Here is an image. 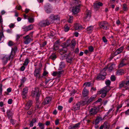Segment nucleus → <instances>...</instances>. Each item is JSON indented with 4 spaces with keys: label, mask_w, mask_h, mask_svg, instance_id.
<instances>
[{
    "label": "nucleus",
    "mask_w": 129,
    "mask_h": 129,
    "mask_svg": "<svg viewBox=\"0 0 129 129\" xmlns=\"http://www.w3.org/2000/svg\"><path fill=\"white\" fill-rule=\"evenodd\" d=\"M41 95L39 92V89L38 88H35L34 91L31 93V95L33 97L36 96L35 100L36 101L35 108L37 109L40 108L39 104H40L39 103V99Z\"/></svg>",
    "instance_id": "obj_1"
},
{
    "label": "nucleus",
    "mask_w": 129,
    "mask_h": 129,
    "mask_svg": "<svg viewBox=\"0 0 129 129\" xmlns=\"http://www.w3.org/2000/svg\"><path fill=\"white\" fill-rule=\"evenodd\" d=\"M48 19L51 24L54 23L55 21L60 20V18L58 15L53 14H50Z\"/></svg>",
    "instance_id": "obj_2"
},
{
    "label": "nucleus",
    "mask_w": 129,
    "mask_h": 129,
    "mask_svg": "<svg viewBox=\"0 0 129 129\" xmlns=\"http://www.w3.org/2000/svg\"><path fill=\"white\" fill-rule=\"evenodd\" d=\"M41 70L40 68H35V69L34 73V75L36 79H39L43 77L41 76Z\"/></svg>",
    "instance_id": "obj_3"
},
{
    "label": "nucleus",
    "mask_w": 129,
    "mask_h": 129,
    "mask_svg": "<svg viewBox=\"0 0 129 129\" xmlns=\"http://www.w3.org/2000/svg\"><path fill=\"white\" fill-rule=\"evenodd\" d=\"M100 106H94L91 108L89 111L90 115L96 114L100 109Z\"/></svg>",
    "instance_id": "obj_4"
},
{
    "label": "nucleus",
    "mask_w": 129,
    "mask_h": 129,
    "mask_svg": "<svg viewBox=\"0 0 129 129\" xmlns=\"http://www.w3.org/2000/svg\"><path fill=\"white\" fill-rule=\"evenodd\" d=\"M51 24L48 19H47L46 20H43L41 21L38 24V25L39 26L42 27L48 26Z\"/></svg>",
    "instance_id": "obj_5"
},
{
    "label": "nucleus",
    "mask_w": 129,
    "mask_h": 129,
    "mask_svg": "<svg viewBox=\"0 0 129 129\" xmlns=\"http://www.w3.org/2000/svg\"><path fill=\"white\" fill-rule=\"evenodd\" d=\"M11 59L13 58L11 57V55H9L8 57H7L6 55L4 56L2 59L3 64V65H5L7 63L8 60H10Z\"/></svg>",
    "instance_id": "obj_6"
},
{
    "label": "nucleus",
    "mask_w": 129,
    "mask_h": 129,
    "mask_svg": "<svg viewBox=\"0 0 129 129\" xmlns=\"http://www.w3.org/2000/svg\"><path fill=\"white\" fill-rule=\"evenodd\" d=\"M81 6V5L80 4L78 6L73 7L72 10V12L73 13L75 14H77L78 13L80 10Z\"/></svg>",
    "instance_id": "obj_7"
},
{
    "label": "nucleus",
    "mask_w": 129,
    "mask_h": 129,
    "mask_svg": "<svg viewBox=\"0 0 129 129\" xmlns=\"http://www.w3.org/2000/svg\"><path fill=\"white\" fill-rule=\"evenodd\" d=\"M28 89L27 87H25L24 88L21 93V95L24 99H26V96L28 92Z\"/></svg>",
    "instance_id": "obj_8"
},
{
    "label": "nucleus",
    "mask_w": 129,
    "mask_h": 129,
    "mask_svg": "<svg viewBox=\"0 0 129 129\" xmlns=\"http://www.w3.org/2000/svg\"><path fill=\"white\" fill-rule=\"evenodd\" d=\"M80 124V122L75 124H71L68 126V129H78L79 128Z\"/></svg>",
    "instance_id": "obj_9"
},
{
    "label": "nucleus",
    "mask_w": 129,
    "mask_h": 129,
    "mask_svg": "<svg viewBox=\"0 0 129 129\" xmlns=\"http://www.w3.org/2000/svg\"><path fill=\"white\" fill-rule=\"evenodd\" d=\"M17 50L16 46H15L14 48H12V50L10 55H11V57L13 58L15 54V53Z\"/></svg>",
    "instance_id": "obj_10"
},
{
    "label": "nucleus",
    "mask_w": 129,
    "mask_h": 129,
    "mask_svg": "<svg viewBox=\"0 0 129 129\" xmlns=\"http://www.w3.org/2000/svg\"><path fill=\"white\" fill-rule=\"evenodd\" d=\"M96 97V95H93L86 102H84V104H89L93 101H94Z\"/></svg>",
    "instance_id": "obj_11"
},
{
    "label": "nucleus",
    "mask_w": 129,
    "mask_h": 129,
    "mask_svg": "<svg viewBox=\"0 0 129 129\" xmlns=\"http://www.w3.org/2000/svg\"><path fill=\"white\" fill-rule=\"evenodd\" d=\"M81 103L79 102H78L73 107L72 110L75 111L80 109V105Z\"/></svg>",
    "instance_id": "obj_12"
},
{
    "label": "nucleus",
    "mask_w": 129,
    "mask_h": 129,
    "mask_svg": "<svg viewBox=\"0 0 129 129\" xmlns=\"http://www.w3.org/2000/svg\"><path fill=\"white\" fill-rule=\"evenodd\" d=\"M33 25L30 24L26 26H24L22 28V29H23V31H28L31 30L33 29Z\"/></svg>",
    "instance_id": "obj_13"
},
{
    "label": "nucleus",
    "mask_w": 129,
    "mask_h": 129,
    "mask_svg": "<svg viewBox=\"0 0 129 129\" xmlns=\"http://www.w3.org/2000/svg\"><path fill=\"white\" fill-rule=\"evenodd\" d=\"M102 120V117L98 116L96 117L95 121H93L92 124H94V123L95 125H97L99 123L100 121Z\"/></svg>",
    "instance_id": "obj_14"
},
{
    "label": "nucleus",
    "mask_w": 129,
    "mask_h": 129,
    "mask_svg": "<svg viewBox=\"0 0 129 129\" xmlns=\"http://www.w3.org/2000/svg\"><path fill=\"white\" fill-rule=\"evenodd\" d=\"M73 59V58L71 56L70 53H69L67 56L66 58V60L67 62L70 63L71 64Z\"/></svg>",
    "instance_id": "obj_15"
},
{
    "label": "nucleus",
    "mask_w": 129,
    "mask_h": 129,
    "mask_svg": "<svg viewBox=\"0 0 129 129\" xmlns=\"http://www.w3.org/2000/svg\"><path fill=\"white\" fill-rule=\"evenodd\" d=\"M7 116L9 119L12 118L13 115V113L11 111V110L8 109L7 110L6 112Z\"/></svg>",
    "instance_id": "obj_16"
},
{
    "label": "nucleus",
    "mask_w": 129,
    "mask_h": 129,
    "mask_svg": "<svg viewBox=\"0 0 129 129\" xmlns=\"http://www.w3.org/2000/svg\"><path fill=\"white\" fill-rule=\"evenodd\" d=\"M102 75L99 73L98 74L95 79L97 80H103L106 77L102 76Z\"/></svg>",
    "instance_id": "obj_17"
},
{
    "label": "nucleus",
    "mask_w": 129,
    "mask_h": 129,
    "mask_svg": "<svg viewBox=\"0 0 129 129\" xmlns=\"http://www.w3.org/2000/svg\"><path fill=\"white\" fill-rule=\"evenodd\" d=\"M91 13L89 12H86V14H85L84 16V20H88V19H89L91 17Z\"/></svg>",
    "instance_id": "obj_18"
},
{
    "label": "nucleus",
    "mask_w": 129,
    "mask_h": 129,
    "mask_svg": "<svg viewBox=\"0 0 129 129\" xmlns=\"http://www.w3.org/2000/svg\"><path fill=\"white\" fill-rule=\"evenodd\" d=\"M32 105V103L31 101H29L26 104L25 107V109L26 110H29Z\"/></svg>",
    "instance_id": "obj_19"
},
{
    "label": "nucleus",
    "mask_w": 129,
    "mask_h": 129,
    "mask_svg": "<svg viewBox=\"0 0 129 129\" xmlns=\"http://www.w3.org/2000/svg\"><path fill=\"white\" fill-rule=\"evenodd\" d=\"M89 93V91L87 89L86 87H85L82 91V95L84 97L87 96Z\"/></svg>",
    "instance_id": "obj_20"
},
{
    "label": "nucleus",
    "mask_w": 129,
    "mask_h": 129,
    "mask_svg": "<svg viewBox=\"0 0 129 129\" xmlns=\"http://www.w3.org/2000/svg\"><path fill=\"white\" fill-rule=\"evenodd\" d=\"M59 50L60 52H62L63 53H64L67 52V49L66 47H63L62 48L59 49Z\"/></svg>",
    "instance_id": "obj_21"
},
{
    "label": "nucleus",
    "mask_w": 129,
    "mask_h": 129,
    "mask_svg": "<svg viewBox=\"0 0 129 129\" xmlns=\"http://www.w3.org/2000/svg\"><path fill=\"white\" fill-rule=\"evenodd\" d=\"M93 26H90L87 28L86 30L88 32V33H91L93 31Z\"/></svg>",
    "instance_id": "obj_22"
},
{
    "label": "nucleus",
    "mask_w": 129,
    "mask_h": 129,
    "mask_svg": "<svg viewBox=\"0 0 129 129\" xmlns=\"http://www.w3.org/2000/svg\"><path fill=\"white\" fill-rule=\"evenodd\" d=\"M94 85V83H91L90 82H86L84 83L83 84V86L85 85L86 87L87 86L88 87H90V86L92 87Z\"/></svg>",
    "instance_id": "obj_23"
},
{
    "label": "nucleus",
    "mask_w": 129,
    "mask_h": 129,
    "mask_svg": "<svg viewBox=\"0 0 129 129\" xmlns=\"http://www.w3.org/2000/svg\"><path fill=\"white\" fill-rule=\"evenodd\" d=\"M108 124V122L107 121H105L103 125H102L100 127V129H103V128L105 126V127L106 128H108L107 124Z\"/></svg>",
    "instance_id": "obj_24"
},
{
    "label": "nucleus",
    "mask_w": 129,
    "mask_h": 129,
    "mask_svg": "<svg viewBox=\"0 0 129 129\" xmlns=\"http://www.w3.org/2000/svg\"><path fill=\"white\" fill-rule=\"evenodd\" d=\"M74 27L76 30H78L81 28L82 27V26L81 25H79L78 23H76L74 25Z\"/></svg>",
    "instance_id": "obj_25"
},
{
    "label": "nucleus",
    "mask_w": 129,
    "mask_h": 129,
    "mask_svg": "<svg viewBox=\"0 0 129 129\" xmlns=\"http://www.w3.org/2000/svg\"><path fill=\"white\" fill-rule=\"evenodd\" d=\"M52 98L50 97H48L46 98L45 99V102L46 104H48L49 103L50 101H51Z\"/></svg>",
    "instance_id": "obj_26"
},
{
    "label": "nucleus",
    "mask_w": 129,
    "mask_h": 129,
    "mask_svg": "<svg viewBox=\"0 0 129 129\" xmlns=\"http://www.w3.org/2000/svg\"><path fill=\"white\" fill-rule=\"evenodd\" d=\"M70 44L71 45V46H72L71 48L72 49H74L76 45V42L74 40H73L71 41V43L70 45Z\"/></svg>",
    "instance_id": "obj_27"
},
{
    "label": "nucleus",
    "mask_w": 129,
    "mask_h": 129,
    "mask_svg": "<svg viewBox=\"0 0 129 129\" xmlns=\"http://www.w3.org/2000/svg\"><path fill=\"white\" fill-rule=\"evenodd\" d=\"M108 24V23L105 21L100 22L99 24V26L101 28H103L104 25V24Z\"/></svg>",
    "instance_id": "obj_28"
},
{
    "label": "nucleus",
    "mask_w": 129,
    "mask_h": 129,
    "mask_svg": "<svg viewBox=\"0 0 129 129\" xmlns=\"http://www.w3.org/2000/svg\"><path fill=\"white\" fill-rule=\"evenodd\" d=\"M99 73L102 75V76L105 77H106V76L107 75V73L106 71L102 70L100 71V72Z\"/></svg>",
    "instance_id": "obj_29"
},
{
    "label": "nucleus",
    "mask_w": 129,
    "mask_h": 129,
    "mask_svg": "<svg viewBox=\"0 0 129 129\" xmlns=\"http://www.w3.org/2000/svg\"><path fill=\"white\" fill-rule=\"evenodd\" d=\"M117 72L119 74V75H122L124 73V71L122 69H120L117 71Z\"/></svg>",
    "instance_id": "obj_30"
},
{
    "label": "nucleus",
    "mask_w": 129,
    "mask_h": 129,
    "mask_svg": "<svg viewBox=\"0 0 129 129\" xmlns=\"http://www.w3.org/2000/svg\"><path fill=\"white\" fill-rule=\"evenodd\" d=\"M126 60V59L125 58H123L121 61L120 64L119 65L120 67H121L123 66L124 65H125V64H123L125 62V61Z\"/></svg>",
    "instance_id": "obj_31"
},
{
    "label": "nucleus",
    "mask_w": 129,
    "mask_h": 129,
    "mask_svg": "<svg viewBox=\"0 0 129 129\" xmlns=\"http://www.w3.org/2000/svg\"><path fill=\"white\" fill-rule=\"evenodd\" d=\"M56 58L57 56L54 53H53L50 56L49 58L53 60H54Z\"/></svg>",
    "instance_id": "obj_32"
},
{
    "label": "nucleus",
    "mask_w": 129,
    "mask_h": 129,
    "mask_svg": "<svg viewBox=\"0 0 129 129\" xmlns=\"http://www.w3.org/2000/svg\"><path fill=\"white\" fill-rule=\"evenodd\" d=\"M65 64H64L63 62H60V64L59 65V70H61L63 68H64L65 67Z\"/></svg>",
    "instance_id": "obj_33"
},
{
    "label": "nucleus",
    "mask_w": 129,
    "mask_h": 129,
    "mask_svg": "<svg viewBox=\"0 0 129 129\" xmlns=\"http://www.w3.org/2000/svg\"><path fill=\"white\" fill-rule=\"evenodd\" d=\"M124 46H122L120 47L119 48H118L117 50L120 54L124 50Z\"/></svg>",
    "instance_id": "obj_34"
},
{
    "label": "nucleus",
    "mask_w": 129,
    "mask_h": 129,
    "mask_svg": "<svg viewBox=\"0 0 129 129\" xmlns=\"http://www.w3.org/2000/svg\"><path fill=\"white\" fill-rule=\"evenodd\" d=\"M110 89V87L109 86V88L107 89V88H106L104 89H102L101 90L102 91V93H105L106 92H107V93L108 92Z\"/></svg>",
    "instance_id": "obj_35"
},
{
    "label": "nucleus",
    "mask_w": 129,
    "mask_h": 129,
    "mask_svg": "<svg viewBox=\"0 0 129 129\" xmlns=\"http://www.w3.org/2000/svg\"><path fill=\"white\" fill-rule=\"evenodd\" d=\"M122 8L123 10L124 11H127L128 10V8L127 7V5L125 4L123 5Z\"/></svg>",
    "instance_id": "obj_36"
},
{
    "label": "nucleus",
    "mask_w": 129,
    "mask_h": 129,
    "mask_svg": "<svg viewBox=\"0 0 129 129\" xmlns=\"http://www.w3.org/2000/svg\"><path fill=\"white\" fill-rule=\"evenodd\" d=\"M70 24H66L64 26V30L65 32L68 31L70 29Z\"/></svg>",
    "instance_id": "obj_37"
},
{
    "label": "nucleus",
    "mask_w": 129,
    "mask_h": 129,
    "mask_svg": "<svg viewBox=\"0 0 129 129\" xmlns=\"http://www.w3.org/2000/svg\"><path fill=\"white\" fill-rule=\"evenodd\" d=\"M29 62V59L27 58L25 59L24 62V63L23 64V65L24 66H26L28 64Z\"/></svg>",
    "instance_id": "obj_38"
},
{
    "label": "nucleus",
    "mask_w": 129,
    "mask_h": 129,
    "mask_svg": "<svg viewBox=\"0 0 129 129\" xmlns=\"http://www.w3.org/2000/svg\"><path fill=\"white\" fill-rule=\"evenodd\" d=\"M125 84V81H122L121 82L119 83V89L121 88L124 86Z\"/></svg>",
    "instance_id": "obj_39"
},
{
    "label": "nucleus",
    "mask_w": 129,
    "mask_h": 129,
    "mask_svg": "<svg viewBox=\"0 0 129 129\" xmlns=\"http://www.w3.org/2000/svg\"><path fill=\"white\" fill-rule=\"evenodd\" d=\"M38 125L40 128V129H44V124H43L41 122H39L38 123Z\"/></svg>",
    "instance_id": "obj_40"
},
{
    "label": "nucleus",
    "mask_w": 129,
    "mask_h": 129,
    "mask_svg": "<svg viewBox=\"0 0 129 129\" xmlns=\"http://www.w3.org/2000/svg\"><path fill=\"white\" fill-rule=\"evenodd\" d=\"M52 7L51 6V5L49 3L47 4L45 6V9H48V8H52Z\"/></svg>",
    "instance_id": "obj_41"
},
{
    "label": "nucleus",
    "mask_w": 129,
    "mask_h": 129,
    "mask_svg": "<svg viewBox=\"0 0 129 129\" xmlns=\"http://www.w3.org/2000/svg\"><path fill=\"white\" fill-rule=\"evenodd\" d=\"M88 49L89 51L90 52H92L93 51L94 48L93 47L91 46H90L88 47Z\"/></svg>",
    "instance_id": "obj_42"
},
{
    "label": "nucleus",
    "mask_w": 129,
    "mask_h": 129,
    "mask_svg": "<svg viewBox=\"0 0 129 129\" xmlns=\"http://www.w3.org/2000/svg\"><path fill=\"white\" fill-rule=\"evenodd\" d=\"M115 64H114L112 63L109 66V68H108V71L109 72H111L113 69V66Z\"/></svg>",
    "instance_id": "obj_43"
},
{
    "label": "nucleus",
    "mask_w": 129,
    "mask_h": 129,
    "mask_svg": "<svg viewBox=\"0 0 129 129\" xmlns=\"http://www.w3.org/2000/svg\"><path fill=\"white\" fill-rule=\"evenodd\" d=\"M28 21L30 23H33L34 21V19L32 17H29L28 19Z\"/></svg>",
    "instance_id": "obj_44"
},
{
    "label": "nucleus",
    "mask_w": 129,
    "mask_h": 129,
    "mask_svg": "<svg viewBox=\"0 0 129 129\" xmlns=\"http://www.w3.org/2000/svg\"><path fill=\"white\" fill-rule=\"evenodd\" d=\"M31 38H29V39H27L25 40L24 41V43L25 44H28L31 41Z\"/></svg>",
    "instance_id": "obj_45"
},
{
    "label": "nucleus",
    "mask_w": 129,
    "mask_h": 129,
    "mask_svg": "<svg viewBox=\"0 0 129 129\" xmlns=\"http://www.w3.org/2000/svg\"><path fill=\"white\" fill-rule=\"evenodd\" d=\"M47 42L46 41L43 42L42 44H40V47H44L47 44Z\"/></svg>",
    "instance_id": "obj_46"
},
{
    "label": "nucleus",
    "mask_w": 129,
    "mask_h": 129,
    "mask_svg": "<svg viewBox=\"0 0 129 129\" xmlns=\"http://www.w3.org/2000/svg\"><path fill=\"white\" fill-rule=\"evenodd\" d=\"M110 80L112 81H114L116 80V78L114 75H111L110 77Z\"/></svg>",
    "instance_id": "obj_47"
},
{
    "label": "nucleus",
    "mask_w": 129,
    "mask_h": 129,
    "mask_svg": "<svg viewBox=\"0 0 129 129\" xmlns=\"http://www.w3.org/2000/svg\"><path fill=\"white\" fill-rule=\"evenodd\" d=\"M52 8L46 9L45 11L47 13H50L52 12Z\"/></svg>",
    "instance_id": "obj_48"
},
{
    "label": "nucleus",
    "mask_w": 129,
    "mask_h": 129,
    "mask_svg": "<svg viewBox=\"0 0 129 129\" xmlns=\"http://www.w3.org/2000/svg\"><path fill=\"white\" fill-rule=\"evenodd\" d=\"M26 78L25 77H23L21 79L20 83L23 84L26 80Z\"/></svg>",
    "instance_id": "obj_49"
},
{
    "label": "nucleus",
    "mask_w": 129,
    "mask_h": 129,
    "mask_svg": "<svg viewBox=\"0 0 129 129\" xmlns=\"http://www.w3.org/2000/svg\"><path fill=\"white\" fill-rule=\"evenodd\" d=\"M111 82L109 80H107L105 81V84L108 87L111 84Z\"/></svg>",
    "instance_id": "obj_50"
},
{
    "label": "nucleus",
    "mask_w": 129,
    "mask_h": 129,
    "mask_svg": "<svg viewBox=\"0 0 129 129\" xmlns=\"http://www.w3.org/2000/svg\"><path fill=\"white\" fill-rule=\"evenodd\" d=\"M108 24H104V27L103 28L104 29L107 30L109 29V27L107 26Z\"/></svg>",
    "instance_id": "obj_51"
},
{
    "label": "nucleus",
    "mask_w": 129,
    "mask_h": 129,
    "mask_svg": "<svg viewBox=\"0 0 129 129\" xmlns=\"http://www.w3.org/2000/svg\"><path fill=\"white\" fill-rule=\"evenodd\" d=\"M8 45L9 46L11 47L13 45V42L11 41H9L8 43Z\"/></svg>",
    "instance_id": "obj_52"
},
{
    "label": "nucleus",
    "mask_w": 129,
    "mask_h": 129,
    "mask_svg": "<svg viewBox=\"0 0 129 129\" xmlns=\"http://www.w3.org/2000/svg\"><path fill=\"white\" fill-rule=\"evenodd\" d=\"M93 6L95 9H99L100 8L99 6L97 3H94L93 4Z\"/></svg>",
    "instance_id": "obj_53"
},
{
    "label": "nucleus",
    "mask_w": 129,
    "mask_h": 129,
    "mask_svg": "<svg viewBox=\"0 0 129 129\" xmlns=\"http://www.w3.org/2000/svg\"><path fill=\"white\" fill-rule=\"evenodd\" d=\"M56 45L54 44L53 45V50H57L58 49V46L57 45Z\"/></svg>",
    "instance_id": "obj_54"
},
{
    "label": "nucleus",
    "mask_w": 129,
    "mask_h": 129,
    "mask_svg": "<svg viewBox=\"0 0 129 129\" xmlns=\"http://www.w3.org/2000/svg\"><path fill=\"white\" fill-rule=\"evenodd\" d=\"M102 101V99L101 98H99L98 100L93 103V104H95L96 103H99L101 102Z\"/></svg>",
    "instance_id": "obj_55"
},
{
    "label": "nucleus",
    "mask_w": 129,
    "mask_h": 129,
    "mask_svg": "<svg viewBox=\"0 0 129 129\" xmlns=\"http://www.w3.org/2000/svg\"><path fill=\"white\" fill-rule=\"evenodd\" d=\"M102 40L103 42L105 43H107L108 41L107 40L105 36L103 37Z\"/></svg>",
    "instance_id": "obj_56"
},
{
    "label": "nucleus",
    "mask_w": 129,
    "mask_h": 129,
    "mask_svg": "<svg viewBox=\"0 0 129 129\" xmlns=\"http://www.w3.org/2000/svg\"><path fill=\"white\" fill-rule=\"evenodd\" d=\"M4 37V36L3 34V30H2L0 33V37L2 38V37Z\"/></svg>",
    "instance_id": "obj_57"
},
{
    "label": "nucleus",
    "mask_w": 129,
    "mask_h": 129,
    "mask_svg": "<svg viewBox=\"0 0 129 129\" xmlns=\"http://www.w3.org/2000/svg\"><path fill=\"white\" fill-rule=\"evenodd\" d=\"M63 44L64 45V47H67L69 46L70 45V42L69 43H68V44H67V42H65L63 43Z\"/></svg>",
    "instance_id": "obj_58"
},
{
    "label": "nucleus",
    "mask_w": 129,
    "mask_h": 129,
    "mask_svg": "<svg viewBox=\"0 0 129 129\" xmlns=\"http://www.w3.org/2000/svg\"><path fill=\"white\" fill-rule=\"evenodd\" d=\"M25 66H24L23 65L20 68V70L21 71H24L25 69Z\"/></svg>",
    "instance_id": "obj_59"
},
{
    "label": "nucleus",
    "mask_w": 129,
    "mask_h": 129,
    "mask_svg": "<svg viewBox=\"0 0 129 129\" xmlns=\"http://www.w3.org/2000/svg\"><path fill=\"white\" fill-rule=\"evenodd\" d=\"M16 122V121L14 120L11 118L10 120V122L13 125L15 124V122Z\"/></svg>",
    "instance_id": "obj_60"
},
{
    "label": "nucleus",
    "mask_w": 129,
    "mask_h": 129,
    "mask_svg": "<svg viewBox=\"0 0 129 129\" xmlns=\"http://www.w3.org/2000/svg\"><path fill=\"white\" fill-rule=\"evenodd\" d=\"M13 102V100L12 99H9L8 101V103L9 104H11Z\"/></svg>",
    "instance_id": "obj_61"
},
{
    "label": "nucleus",
    "mask_w": 129,
    "mask_h": 129,
    "mask_svg": "<svg viewBox=\"0 0 129 129\" xmlns=\"http://www.w3.org/2000/svg\"><path fill=\"white\" fill-rule=\"evenodd\" d=\"M49 35V36L52 37H53L54 35V33L52 31H50Z\"/></svg>",
    "instance_id": "obj_62"
},
{
    "label": "nucleus",
    "mask_w": 129,
    "mask_h": 129,
    "mask_svg": "<svg viewBox=\"0 0 129 129\" xmlns=\"http://www.w3.org/2000/svg\"><path fill=\"white\" fill-rule=\"evenodd\" d=\"M33 111V110L30 109L28 111V112H27V113L29 115H30L32 113Z\"/></svg>",
    "instance_id": "obj_63"
},
{
    "label": "nucleus",
    "mask_w": 129,
    "mask_h": 129,
    "mask_svg": "<svg viewBox=\"0 0 129 129\" xmlns=\"http://www.w3.org/2000/svg\"><path fill=\"white\" fill-rule=\"evenodd\" d=\"M59 120L58 119L55 120V124L56 125H57L59 123Z\"/></svg>",
    "instance_id": "obj_64"
}]
</instances>
